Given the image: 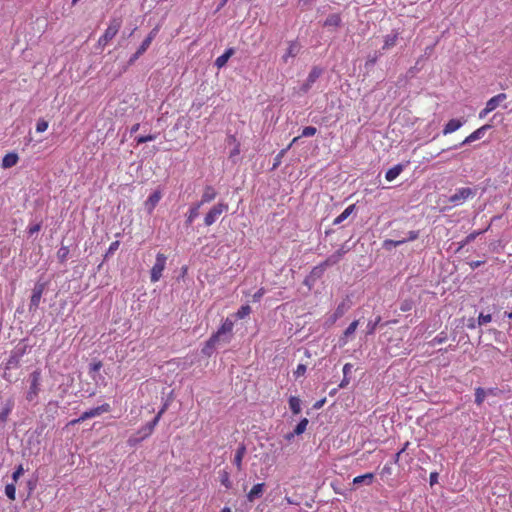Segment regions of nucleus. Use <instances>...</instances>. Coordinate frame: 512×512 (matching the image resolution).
Wrapping results in <instances>:
<instances>
[{"label":"nucleus","instance_id":"obj_18","mask_svg":"<svg viewBox=\"0 0 512 512\" xmlns=\"http://www.w3.org/2000/svg\"><path fill=\"white\" fill-rule=\"evenodd\" d=\"M234 54V49L233 48H229L228 50L225 51L224 54H222L221 56L217 57V59L215 60V65L218 67V68H222L226 65L227 61L230 59V57Z\"/></svg>","mask_w":512,"mask_h":512},{"label":"nucleus","instance_id":"obj_41","mask_svg":"<svg viewBox=\"0 0 512 512\" xmlns=\"http://www.w3.org/2000/svg\"><path fill=\"white\" fill-rule=\"evenodd\" d=\"M24 473V469L22 465H19L17 469L14 471L12 478L14 482H17L19 477Z\"/></svg>","mask_w":512,"mask_h":512},{"label":"nucleus","instance_id":"obj_25","mask_svg":"<svg viewBox=\"0 0 512 512\" xmlns=\"http://www.w3.org/2000/svg\"><path fill=\"white\" fill-rule=\"evenodd\" d=\"M289 407L294 414H299L301 411V400L298 397L291 396L289 399Z\"/></svg>","mask_w":512,"mask_h":512},{"label":"nucleus","instance_id":"obj_50","mask_svg":"<svg viewBox=\"0 0 512 512\" xmlns=\"http://www.w3.org/2000/svg\"><path fill=\"white\" fill-rule=\"evenodd\" d=\"M351 368H352L351 364H349V363L345 364L343 367V373L346 375L351 370Z\"/></svg>","mask_w":512,"mask_h":512},{"label":"nucleus","instance_id":"obj_30","mask_svg":"<svg viewBox=\"0 0 512 512\" xmlns=\"http://www.w3.org/2000/svg\"><path fill=\"white\" fill-rule=\"evenodd\" d=\"M487 395V392L482 389V388H478L476 389V393H475V402L480 405L483 403L485 397Z\"/></svg>","mask_w":512,"mask_h":512},{"label":"nucleus","instance_id":"obj_5","mask_svg":"<svg viewBox=\"0 0 512 512\" xmlns=\"http://www.w3.org/2000/svg\"><path fill=\"white\" fill-rule=\"evenodd\" d=\"M506 99L507 95L505 93H500L490 98L486 102L485 108L480 111L479 118H485L490 112L494 111L497 107H499Z\"/></svg>","mask_w":512,"mask_h":512},{"label":"nucleus","instance_id":"obj_3","mask_svg":"<svg viewBox=\"0 0 512 512\" xmlns=\"http://www.w3.org/2000/svg\"><path fill=\"white\" fill-rule=\"evenodd\" d=\"M476 193V189L470 187H461L456 189L455 193L450 196L449 202H451L454 206H459L465 203L468 199L474 197Z\"/></svg>","mask_w":512,"mask_h":512},{"label":"nucleus","instance_id":"obj_15","mask_svg":"<svg viewBox=\"0 0 512 512\" xmlns=\"http://www.w3.org/2000/svg\"><path fill=\"white\" fill-rule=\"evenodd\" d=\"M245 453L246 447L244 445H240L235 452L233 463L239 471L242 469V460Z\"/></svg>","mask_w":512,"mask_h":512},{"label":"nucleus","instance_id":"obj_37","mask_svg":"<svg viewBox=\"0 0 512 512\" xmlns=\"http://www.w3.org/2000/svg\"><path fill=\"white\" fill-rule=\"evenodd\" d=\"M10 412L11 407H6L0 412V427H2L6 423Z\"/></svg>","mask_w":512,"mask_h":512},{"label":"nucleus","instance_id":"obj_52","mask_svg":"<svg viewBox=\"0 0 512 512\" xmlns=\"http://www.w3.org/2000/svg\"><path fill=\"white\" fill-rule=\"evenodd\" d=\"M375 326H376V323L375 324H368L367 328H368V331L367 333L368 334H372L375 330Z\"/></svg>","mask_w":512,"mask_h":512},{"label":"nucleus","instance_id":"obj_2","mask_svg":"<svg viewBox=\"0 0 512 512\" xmlns=\"http://www.w3.org/2000/svg\"><path fill=\"white\" fill-rule=\"evenodd\" d=\"M233 329V322L229 319H226L221 328L217 331L216 334H214L208 341L209 345H215L219 342L228 343L230 340L231 332Z\"/></svg>","mask_w":512,"mask_h":512},{"label":"nucleus","instance_id":"obj_49","mask_svg":"<svg viewBox=\"0 0 512 512\" xmlns=\"http://www.w3.org/2000/svg\"><path fill=\"white\" fill-rule=\"evenodd\" d=\"M437 479H438V474L437 473H431L430 474V484L433 485L434 483L437 482Z\"/></svg>","mask_w":512,"mask_h":512},{"label":"nucleus","instance_id":"obj_26","mask_svg":"<svg viewBox=\"0 0 512 512\" xmlns=\"http://www.w3.org/2000/svg\"><path fill=\"white\" fill-rule=\"evenodd\" d=\"M153 40V35L150 34L141 44L138 51L136 52L134 59L138 58L142 53H144L148 47L150 46L151 42Z\"/></svg>","mask_w":512,"mask_h":512},{"label":"nucleus","instance_id":"obj_8","mask_svg":"<svg viewBox=\"0 0 512 512\" xmlns=\"http://www.w3.org/2000/svg\"><path fill=\"white\" fill-rule=\"evenodd\" d=\"M154 426H152L150 423L146 424L144 427H142L135 435H132L129 440H128V443L131 445V446H134L136 445L137 443H139L140 441L144 440L145 438L149 437L153 430H154Z\"/></svg>","mask_w":512,"mask_h":512},{"label":"nucleus","instance_id":"obj_63","mask_svg":"<svg viewBox=\"0 0 512 512\" xmlns=\"http://www.w3.org/2000/svg\"><path fill=\"white\" fill-rule=\"evenodd\" d=\"M286 151H287V149L282 150V151L280 152V154H279V157H282Z\"/></svg>","mask_w":512,"mask_h":512},{"label":"nucleus","instance_id":"obj_42","mask_svg":"<svg viewBox=\"0 0 512 512\" xmlns=\"http://www.w3.org/2000/svg\"><path fill=\"white\" fill-rule=\"evenodd\" d=\"M306 372V366L304 364H299L296 368V370L294 371V375L296 377H300V376H303Z\"/></svg>","mask_w":512,"mask_h":512},{"label":"nucleus","instance_id":"obj_22","mask_svg":"<svg viewBox=\"0 0 512 512\" xmlns=\"http://www.w3.org/2000/svg\"><path fill=\"white\" fill-rule=\"evenodd\" d=\"M354 209H355V205L354 204L349 205L338 217H336L334 219L333 223L335 225L342 223L344 220H346L352 214Z\"/></svg>","mask_w":512,"mask_h":512},{"label":"nucleus","instance_id":"obj_60","mask_svg":"<svg viewBox=\"0 0 512 512\" xmlns=\"http://www.w3.org/2000/svg\"><path fill=\"white\" fill-rule=\"evenodd\" d=\"M312 0H300V3L303 4V5H307L311 2Z\"/></svg>","mask_w":512,"mask_h":512},{"label":"nucleus","instance_id":"obj_58","mask_svg":"<svg viewBox=\"0 0 512 512\" xmlns=\"http://www.w3.org/2000/svg\"><path fill=\"white\" fill-rule=\"evenodd\" d=\"M285 500L287 501V503L289 504H297L295 501H293L290 497H285Z\"/></svg>","mask_w":512,"mask_h":512},{"label":"nucleus","instance_id":"obj_54","mask_svg":"<svg viewBox=\"0 0 512 512\" xmlns=\"http://www.w3.org/2000/svg\"><path fill=\"white\" fill-rule=\"evenodd\" d=\"M101 366H102V365H101V363H100V362L94 363V364L92 365V370H93V371H98V370L101 368Z\"/></svg>","mask_w":512,"mask_h":512},{"label":"nucleus","instance_id":"obj_32","mask_svg":"<svg viewBox=\"0 0 512 512\" xmlns=\"http://www.w3.org/2000/svg\"><path fill=\"white\" fill-rule=\"evenodd\" d=\"M359 322L357 320L353 321L345 330L344 332V338H348L349 336L353 335L358 327Z\"/></svg>","mask_w":512,"mask_h":512},{"label":"nucleus","instance_id":"obj_53","mask_svg":"<svg viewBox=\"0 0 512 512\" xmlns=\"http://www.w3.org/2000/svg\"><path fill=\"white\" fill-rule=\"evenodd\" d=\"M40 230V226L39 225H35L33 227L30 228L29 232L30 234H33V233H36Z\"/></svg>","mask_w":512,"mask_h":512},{"label":"nucleus","instance_id":"obj_12","mask_svg":"<svg viewBox=\"0 0 512 512\" xmlns=\"http://www.w3.org/2000/svg\"><path fill=\"white\" fill-rule=\"evenodd\" d=\"M300 52V45L297 42H290L286 52L282 56L284 63H289L290 59L295 58Z\"/></svg>","mask_w":512,"mask_h":512},{"label":"nucleus","instance_id":"obj_31","mask_svg":"<svg viewBox=\"0 0 512 512\" xmlns=\"http://www.w3.org/2000/svg\"><path fill=\"white\" fill-rule=\"evenodd\" d=\"M347 309H348V307L346 306V304L345 303H341L337 307V309H336V311L334 313L333 322L336 321L338 318L342 317Z\"/></svg>","mask_w":512,"mask_h":512},{"label":"nucleus","instance_id":"obj_47","mask_svg":"<svg viewBox=\"0 0 512 512\" xmlns=\"http://www.w3.org/2000/svg\"><path fill=\"white\" fill-rule=\"evenodd\" d=\"M217 344L215 345H209L208 346V343L206 344V346L203 348V353L206 354V355H210L213 348L216 346Z\"/></svg>","mask_w":512,"mask_h":512},{"label":"nucleus","instance_id":"obj_13","mask_svg":"<svg viewBox=\"0 0 512 512\" xmlns=\"http://www.w3.org/2000/svg\"><path fill=\"white\" fill-rule=\"evenodd\" d=\"M462 119H451L444 127L443 134L448 135L457 131L464 124Z\"/></svg>","mask_w":512,"mask_h":512},{"label":"nucleus","instance_id":"obj_28","mask_svg":"<svg viewBox=\"0 0 512 512\" xmlns=\"http://www.w3.org/2000/svg\"><path fill=\"white\" fill-rule=\"evenodd\" d=\"M220 482L227 489H229L232 486L230 475L226 470H222L220 472Z\"/></svg>","mask_w":512,"mask_h":512},{"label":"nucleus","instance_id":"obj_17","mask_svg":"<svg viewBox=\"0 0 512 512\" xmlns=\"http://www.w3.org/2000/svg\"><path fill=\"white\" fill-rule=\"evenodd\" d=\"M216 196H217V192L215 191V189L211 186H207L204 189L201 201L199 203H201V205L204 203H209V202L213 201L216 198Z\"/></svg>","mask_w":512,"mask_h":512},{"label":"nucleus","instance_id":"obj_51","mask_svg":"<svg viewBox=\"0 0 512 512\" xmlns=\"http://www.w3.org/2000/svg\"><path fill=\"white\" fill-rule=\"evenodd\" d=\"M118 245H119V242H117V241L113 242V243L110 245V247H109V252H112V251L116 250V249H117V247H118Z\"/></svg>","mask_w":512,"mask_h":512},{"label":"nucleus","instance_id":"obj_56","mask_svg":"<svg viewBox=\"0 0 512 512\" xmlns=\"http://www.w3.org/2000/svg\"><path fill=\"white\" fill-rule=\"evenodd\" d=\"M239 152H240L239 148H238V146H236L235 149L231 152V156L237 155V154H239Z\"/></svg>","mask_w":512,"mask_h":512},{"label":"nucleus","instance_id":"obj_27","mask_svg":"<svg viewBox=\"0 0 512 512\" xmlns=\"http://www.w3.org/2000/svg\"><path fill=\"white\" fill-rule=\"evenodd\" d=\"M397 41V35L396 34H388L384 38V46L383 49H389L393 46H395Z\"/></svg>","mask_w":512,"mask_h":512},{"label":"nucleus","instance_id":"obj_33","mask_svg":"<svg viewBox=\"0 0 512 512\" xmlns=\"http://www.w3.org/2000/svg\"><path fill=\"white\" fill-rule=\"evenodd\" d=\"M405 242H406L405 239L397 240V241H395V240H385L384 243H383V246H384V248L389 250L392 247H397V246H399V245H401V244H403Z\"/></svg>","mask_w":512,"mask_h":512},{"label":"nucleus","instance_id":"obj_11","mask_svg":"<svg viewBox=\"0 0 512 512\" xmlns=\"http://www.w3.org/2000/svg\"><path fill=\"white\" fill-rule=\"evenodd\" d=\"M491 126L490 125H484L480 128H478L477 130H475L474 132H472L469 136H467L462 143L459 144V146H462V145H465V144H469V143H472L476 140H479L481 139L484 134H485V131L487 129H489Z\"/></svg>","mask_w":512,"mask_h":512},{"label":"nucleus","instance_id":"obj_29","mask_svg":"<svg viewBox=\"0 0 512 512\" xmlns=\"http://www.w3.org/2000/svg\"><path fill=\"white\" fill-rule=\"evenodd\" d=\"M307 425H308V419L307 418H304L302 419L298 425L296 426V428L294 429V434L296 435H300L302 434L306 428H307Z\"/></svg>","mask_w":512,"mask_h":512},{"label":"nucleus","instance_id":"obj_20","mask_svg":"<svg viewBox=\"0 0 512 512\" xmlns=\"http://www.w3.org/2000/svg\"><path fill=\"white\" fill-rule=\"evenodd\" d=\"M403 171V165L401 164H398L392 168H390L387 172H386V175H385V178L387 181H393L394 179H396L400 173Z\"/></svg>","mask_w":512,"mask_h":512},{"label":"nucleus","instance_id":"obj_6","mask_svg":"<svg viewBox=\"0 0 512 512\" xmlns=\"http://www.w3.org/2000/svg\"><path fill=\"white\" fill-rule=\"evenodd\" d=\"M227 210L228 205L225 203L220 202L214 205L205 216V225L211 226Z\"/></svg>","mask_w":512,"mask_h":512},{"label":"nucleus","instance_id":"obj_34","mask_svg":"<svg viewBox=\"0 0 512 512\" xmlns=\"http://www.w3.org/2000/svg\"><path fill=\"white\" fill-rule=\"evenodd\" d=\"M251 312V308L249 305H244L242 306L236 313V316L239 318V319H243L245 318L246 316H248Z\"/></svg>","mask_w":512,"mask_h":512},{"label":"nucleus","instance_id":"obj_62","mask_svg":"<svg viewBox=\"0 0 512 512\" xmlns=\"http://www.w3.org/2000/svg\"><path fill=\"white\" fill-rule=\"evenodd\" d=\"M294 435H295V434H294V432H293V433H290V434H288V435L286 436V439H287V440H290Z\"/></svg>","mask_w":512,"mask_h":512},{"label":"nucleus","instance_id":"obj_46","mask_svg":"<svg viewBox=\"0 0 512 512\" xmlns=\"http://www.w3.org/2000/svg\"><path fill=\"white\" fill-rule=\"evenodd\" d=\"M417 237H418V233L416 231H410L408 233V238H404V239L407 242V241H413V240L417 239Z\"/></svg>","mask_w":512,"mask_h":512},{"label":"nucleus","instance_id":"obj_40","mask_svg":"<svg viewBox=\"0 0 512 512\" xmlns=\"http://www.w3.org/2000/svg\"><path fill=\"white\" fill-rule=\"evenodd\" d=\"M492 317L490 314H483L481 313L478 317V324L479 325H485L491 321Z\"/></svg>","mask_w":512,"mask_h":512},{"label":"nucleus","instance_id":"obj_38","mask_svg":"<svg viewBox=\"0 0 512 512\" xmlns=\"http://www.w3.org/2000/svg\"><path fill=\"white\" fill-rule=\"evenodd\" d=\"M47 128H48V122L44 119H39L36 124V131L38 133H42V132L46 131Z\"/></svg>","mask_w":512,"mask_h":512},{"label":"nucleus","instance_id":"obj_45","mask_svg":"<svg viewBox=\"0 0 512 512\" xmlns=\"http://www.w3.org/2000/svg\"><path fill=\"white\" fill-rule=\"evenodd\" d=\"M265 291L264 289H259L254 295H253V301H259L260 298L264 295Z\"/></svg>","mask_w":512,"mask_h":512},{"label":"nucleus","instance_id":"obj_43","mask_svg":"<svg viewBox=\"0 0 512 512\" xmlns=\"http://www.w3.org/2000/svg\"><path fill=\"white\" fill-rule=\"evenodd\" d=\"M156 138L155 135H148V136H140L137 138V143H145L148 141H152Z\"/></svg>","mask_w":512,"mask_h":512},{"label":"nucleus","instance_id":"obj_19","mask_svg":"<svg viewBox=\"0 0 512 512\" xmlns=\"http://www.w3.org/2000/svg\"><path fill=\"white\" fill-rule=\"evenodd\" d=\"M373 479H374L373 473H366L364 475L355 477L353 479V484L354 485H360V484L371 485L373 482Z\"/></svg>","mask_w":512,"mask_h":512},{"label":"nucleus","instance_id":"obj_36","mask_svg":"<svg viewBox=\"0 0 512 512\" xmlns=\"http://www.w3.org/2000/svg\"><path fill=\"white\" fill-rule=\"evenodd\" d=\"M42 295V289H35L31 297V305L37 306Z\"/></svg>","mask_w":512,"mask_h":512},{"label":"nucleus","instance_id":"obj_24","mask_svg":"<svg viewBox=\"0 0 512 512\" xmlns=\"http://www.w3.org/2000/svg\"><path fill=\"white\" fill-rule=\"evenodd\" d=\"M340 24H341V17L339 14L329 15L324 22V26H326V27H338Z\"/></svg>","mask_w":512,"mask_h":512},{"label":"nucleus","instance_id":"obj_9","mask_svg":"<svg viewBox=\"0 0 512 512\" xmlns=\"http://www.w3.org/2000/svg\"><path fill=\"white\" fill-rule=\"evenodd\" d=\"M110 409L109 405L108 404H104V405H101L99 407H96V408H92L88 411H85L79 419L77 420H74L72 421V423H78L80 421H84L86 419H89V418H93V417H96V416H99L101 415L102 413L104 412H108Z\"/></svg>","mask_w":512,"mask_h":512},{"label":"nucleus","instance_id":"obj_55","mask_svg":"<svg viewBox=\"0 0 512 512\" xmlns=\"http://www.w3.org/2000/svg\"><path fill=\"white\" fill-rule=\"evenodd\" d=\"M139 126H140L139 124H135V125H133V126H132V128H131V132H132V133L137 132V131H138V129H139Z\"/></svg>","mask_w":512,"mask_h":512},{"label":"nucleus","instance_id":"obj_44","mask_svg":"<svg viewBox=\"0 0 512 512\" xmlns=\"http://www.w3.org/2000/svg\"><path fill=\"white\" fill-rule=\"evenodd\" d=\"M165 409H166V406H164V407H163V408L158 412V414L156 415V417L154 418V420H153L152 422H150V424H151L152 426H154V427H155V426L158 424V422H159V420H160V418H161L162 414L164 413Z\"/></svg>","mask_w":512,"mask_h":512},{"label":"nucleus","instance_id":"obj_4","mask_svg":"<svg viewBox=\"0 0 512 512\" xmlns=\"http://www.w3.org/2000/svg\"><path fill=\"white\" fill-rule=\"evenodd\" d=\"M167 257L163 253H158L156 255V261L150 271V279L151 282L155 283L160 280L162 277V272L166 266Z\"/></svg>","mask_w":512,"mask_h":512},{"label":"nucleus","instance_id":"obj_21","mask_svg":"<svg viewBox=\"0 0 512 512\" xmlns=\"http://www.w3.org/2000/svg\"><path fill=\"white\" fill-rule=\"evenodd\" d=\"M321 70L318 68H314L308 75L307 81L304 85V90L307 91L311 85L317 80V78L320 76Z\"/></svg>","mask_w":512,"mask_h":512},{"label":"nucleus","instance_id":"obj_1","mask_svg":"<svg viewBox=\"0 0 512 512\" xmlns=\"http://www.w3.org/2000/svg\"><path fill=\"white\" fill-rule=\"evenodd\" d=\"M41 371H33L28 378L29 387L26 392V400L28 402H35L38 399L39 392L41 391Z\"/></svg>","mask_w":512,"mask_h":512},{"label":"nucleus","instance_id":"obj_23","mask_svg":"<svg viewBox=\"0 0 512 512\" xmlns=\"http://www.w3.org/2000/svg\"><path fill=\"white\" fill-rule=\"evenodd\" d=\"M200 206H201V203H196L190 208L189 213L187 215V220H186V223L188 225H191L193 223V221L198 217Z\"/></svg>","mask_w":512,"mask_h":512},{"label":"nucleus","instance_id":"obj_16","mask_svg":"<svg viewBox=\"0 0 512 512\" xmlns=\"http://www.w3.org/2000/svg\"><path fill=\"white\" fill-rule=\"evenodd\" d=\"M19 157L16 153H8L2 159L3 168H11L17 164Z\"/></svg>","mask_w":512,"mask_h":512},{"label":"nucleus","instance_id":"obj_59","mask_svg":"<svg viewBox=\"0 0 512 512\" xmlns=\"http://www.w3.org/2000/svg\"><path fill=\"white\" fill-rule=\"evenodd\" d=\"M324 403V400H321L315 404V408H320Z\"/></svg>","mask_w":512,"mask_h":512},{"label":"nucleus","instance_id":"obj_14","mask_svg":"<svg viewBox=\"0 0 512 512\" xmlns=\"http://www.w3.org/2000/svg\"><path fill=\"white\" fill-rule=\"evenodd\" d=\"M264 486H265L264 483H258L256 485H254L252 487V489L249 491V493L247 494V499L250 502H253L255 499L261 497L263 494V491H264Z\"/></svg>","mask_w":512,"mask_h":512},{"label":"nucleus","instance_id":"obj_39","mask_svg":"<svg viewBox=\"0 0 512 512\" xmlns=\"http://www.w3.org/2000/svg\"><path fill=\"white\" fill-rule=\"evenodd\" d=\"M317 132V129L312 126H307L302 130L301 136L303 137H311L314 136Z\"/></svg>","mask_w":512,"mask_h":512},{"label":"nucleus","instance_id":"obj_10","mask_svg":"<svg viewBox=\"0 0 512 512\" xmlns=\"http://www.w3.org/2000/svg\"><path fill=\"white\" fill-rule=\"evenodd\" d=\"M162 198V193L160 190L154 191L145 201L144 208L148 214H152L153 210L159 203Z\"/></svg>","mask_w":512,"mask_h":512},{"label":"nucleus","instance_id":"obj_57","mask_svg":"<svg viewBox=\"0 0 512 512\" xmlns=\"http://www.w3.org/2000/svg\"><path fill=\"white\" fill-rule=\"evenodd\" d=\"M299 138H300V137H295V138H293V140L291 141V143H290V145L288 146V148H287V149H289L293 144H295V143L298 141V139H299Z\"/></svg>","mask_w":512,"mask_h":512},{"label":"nucleus","instance_id":"obj_48","mask_svg":"<svg viewBox=\"0 0 512 512\" xmlns=\"http://www.w3.org/2000/svg\"><path fill=\"white\" fill-rule=\"evenodd\" d=\"M68 253V250L66 248H61L59 251H58V256L61 258V259H64L66 257Z\"/></svg>","mask_w":512,"mask_h":512},{"label":"nucleus","instance_id":"obj_35","mask_svg":"<svg viewBox=\"0 0 512 512\" xmlns=\"http://www.w3.org/2000/svg\"><path fill=\"white\" fill-rule=\"evenodd\" d=\"M5 494H6V496L9 499L14 500L15 499V494H16L15 485L14 484H7L6 487H5Z\"/></svg>","mask_w":512,"mask_h":512},{"label":"nucleus","instance_id":"obj_61","mask_svg":"<svg viewBox=\"0 0 512 512\" xmlns=\"http://www.w3.org/2000/svg\"><path fill=\"white\" fill-rule=\"evenodd\" d=\"M221 512H231V509L228 507H224Z\"/></svg>","mask_w":512,"mask_h":512},{"label":"nucleus","instance_id":"obj_64","mask_svg":"<svg viewBox=\"0 0 512 512\" xmlns=\"http://www.w3.org/2000/svg\"><path fill=\"white\" fill-rule=\"evenodd\" d=\"M507 317H508V318H510V319H512V312L507 313Z\"/></svg>","mask_w":512,"mask_h":512},{"label":"nucleus","instance_id":"obj_7","mask_svg":"<svg viewBox=\"0 0 512 512\" xmlns=\"http://www.w3.org/2000/svg\"><path fill=\"white\" fill-rule=\"evenodd\" d=\"M120 29V22L118 21H113L108 27L107 29L105 30V33L103 34V36L100 37L98 43L99 45L101 46H105L107 45V43L112 40L116 34L118 33Z\"/></svg>","mask_w":512,"mask_h":512}]
</instances>
